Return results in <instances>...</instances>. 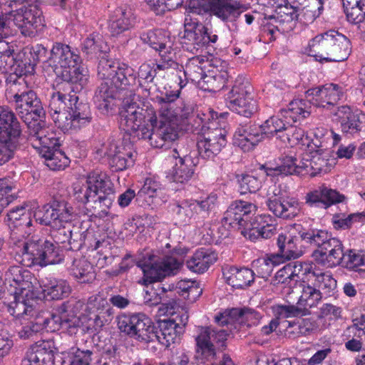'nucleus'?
Returning <instances> with one entry per match:
<instances>
[{
  "mask_svg": "<svg viewBox=\"0 0 365 365\" xmlns=\"http://www.w3.org/2000/svg\"><path fill=\"white\" fill-rule=\"evenodd\" d=\"M75 89L68 80L61 79L51 96L48 112L55 125L63 133L76 132L92 120L89 104L79 101Z\"/></svg>",
  "mask_w": 365,
  "mask_h": 365,
  "instance_id": "1",
  "label": "nucleus"
},
{
  "mask_svg": "<svg viewBox=\"0 0 365 365\" xmlns=\"http://www.w3.org/2000/svg\"><path fill=\"white\" fill-rule=\"evenodd\" d=\"M98 76L103 81L96 91L93 101L102 114L108 115L113 110L117 91L135 97L137 75L129 65L103 58L98 66Z\"/></svg>",
  "mask_w": 365,
  "mask_h": 365,
  "instance_id": "2",
  "label": "nucleus"
},
{
  "mask_svg": "<svg viewBox=\"0 0 365 365\" xmlns=\"http://www.w3.org/2000/svg\"><path fill=\"white\" fill-rule=\"evenodd\" d=\"M75 216L72 205L65 200L57 197H53L34 212L36 222L52 229L51 237L56 245L66 242L71 244L72 232L66 229L65 225L71 222Z\"/></svg>",
  "mask_w": 365,
  "mask_h": 365,
  "instance_id": "3",
  "label": "nucleus"
},
{
  "mask_svg": "<svg viewBox=\"0 0 365 365\" xmlns=\"http://www.w3.org/2000/svg\"><path fill=\"white\" fill-rule=\"evenodd\" d=\"M133 98H123L118 113L120 128L130 135L144 139L158 123L156 111L149 102L140 106Z\"/></svg>",
  "mask_w": 365,
  "mask_h": 365,
  "instance_id": "4",
  "label": "nucleus"
},
{
  "mask_svg": "<svg viewBox=\"0 0 365 365\" xmlns=\"http://www.w3.org/2000/svg\"><path fill=\"white\" fill-rule=\"evenodd\" d=\"M72 187L75 200L83 205L93 201L109 209L115 200L113 183L106 173L99 170L90 172L85 182L77 181Z\"/></svg>",
  "mask_w": 365,
  "mask_h": 365,
  "instance_id": "5",
  "label": "nucleus"
},
{
  "mask_svg": "<svg viewBox=\"0 0 365 365\" xmlns=\"http://www.w3.org/2000/svg\"><path fill=\"white\" fill-rule=\"evenodd\" d=\"M308 55L320 63L342 62L351 51V42L344 35L329 30L312 38L306 48Z\"/></svg>",
  "mask_w": 365,
  "mask_h": 365,
  "instance_id": "6",
  "label": "nucleus"
},
{
  "mask_svg": "<svg viewBox=\"0 0 365 365\" xmlns=\"http://www.w3.org/2000/svg\"><path fill=\"white\" fill-rule=\"evenodd\" d=\"M138 266L143 272L142 284L148 286L177 275L182 267V262L173 251L162 256L152 252L147 253L138 262Z\"/></svg>",
  "mask_w": 365,
  "mask_h": 365,
  "instance_id": "7",
  "label": "nucleus"
},
{
  "mask_svg": "<svg viewBox=\"0 0 365 365\" xmlns=\"http://www.w3.org/2000/svg\"><path fill=\"white\" fill-rule=\"evenodd\" d=\"M130 302L128 298L120 294L111 295L109 302L99 294L91 296L88 299L86 307L88 329L97 331L111 322L113 310L110 304L123 309L126 308Z\"/></svg>",
  "mask_w": 365,
  "mask_h": 365,
  "instance_id": "8",
  "label": "nucleus"
},
{
  "mask_svg": "<svg viewBox=\"0 0 365 365\" xmlns=\"http://www.w3.org/2000/svg\"><path fill=\"white\" fill-rule=\"evenodd\" d=\"M227 107L242 116L251 118L258 110L257 100L253 97V87L243 77L238 76L225 98Z\"/></svg>",
  "mask_w": 365,
  "mask_h": 365,
  "instance_id": "9",
  "label": "nucleus"
},
{
  "mask_svg": "<svg viewBox=\"0 0 365 365\" xmlns=\"http://www.w3.org/2000/svg\"><path fill=\"white\" fill-rule=\"evenodd\" d=\"M228 335L223 329L200 327L195 337L197 359L203 362L214 361L217 350L225 349Z\"/></svg>",
  "mask_w": 365,
  "mask_h": 365,
  "instance_id": "10",
  "label": "nucleus"
},
{
  "mask_svg": "<svg viewBox=\"0 0 365 365\" xmlns=\"http://www.w3.org/2000/svg\"><path fill=\"white\" fill-rule=\"evenodd\" d=\"M247 9L248 6L238 0H199L197 6L190 5L189 13H209L225 23H234Z\"/></svg>",
  "mask_w": 365,
  "mask_h": 365,
  "instance_id": "11",
  "label": "nucleus"
},
{
  "mask_svg": "<svg viewBox=\"0 0 365 365\" xmlns=\"http://www.w3.org/2000/svg\"><path fill=\"white\" fill-rule=\"evenodd\" d=\"M118 327L122 332L140 342L155 341V325L150 318L143 313L120 315L118 318Z\"/></svg>",
  "mask_w": 365,
  "mask_h": 365,
  "instance_id": "12",
  "label": "nucleus"
},
{
  "mask_svg": "<svg viewBox=\"0 0 365 365\" xmlns=\"http://www.w3.org/2000/svg\"><path fill=\"white\" fill-rule=\"evenodd\" d=\"M188 318V313L186 310L178 309L176 312L171 314L168 319L158 320L157 327L155 326V341L169 347L185 332Z\"/></svg>",
  "mask_w": 365,
  "mask_h": 365,
  "instance_id": "13",
  "label": "nucleus"
},
{
  "mask_svg": "<svg viewBox=\"0 0 365 365\" xmlns=\"http://www.w3.org/2000/svg\"><path fill=\"white\" fill-rule=\"evenodd\" d=\"M201 132L197 143L199 154L204 159H213L226 145L225 130L211 122L208 126L203 125Z\"/></svg>",
  "mask_w": 365,
  "mask_h": 365,
  "instance_id": "14",
  "label": "nucleus"
},
{
  "mask_svg": "<svg viewBox=\"0 0 365 365\" xmlns=\"http://www.w3.org/2000/svg\"><path fill=\"white\" fill-rule=\"evenodd\" d=\"M14 100L19 115L28 127L30 128L31 123L34 128L39 126L38 121L45 116V110L36 92L30 89L21 94L16 93Z\"/></svg>",
  "mask_w": 365,
  "mask_h": 365,
  "instance_id": "15",
  "label": "nucleus"
},
{
  "mask_svg": "<svg viewBox=\"0 0 365 365\" xmlns=\"http://www.w3.org/2000/svg\"><path fill=\"white\" fill-rule=\"evenodd\" d=\"M53 71L58 78H67L68 71L81 63V56L68 44L56 42L48 59Z\"/></svg>",
  "mask_w": 365,
  "mask_h": 365,
  "instance_id": "16",
  "label": "nucleus"
},
{
  "mask_svg": "<svg viewBox=\"0 0 365 365\" xmlns=\"http://www.w3.org/2000/svg\"><path fill=\"white\" fill-rule=\"evenodd\" d=\"M36 248L24 256L21 264L27 267L35 265L44 267L48 264H58L63 260L58 246L48 240L36 239Z\"/></svg>",
  "mask_w": 365,
  "mask_h": 365,
  "instance_id": "17",
  "label": "nucleus"
},
{
  "mask_svg": "<svg viewBox=\"0 0 365 365\" xmlns=\"http://www.w3.org/2000/svg\"><path fill=\"white\" fill-rule=\"evenodd\" d=\"M102 151L108 157V164L113 172L125 170L135 163V151L130 144L108 140L103 145Z\"/></svg>",
  "mask_w": 365,
  "mask_h": 365,
  "instance_id": "18",
  "label": "nucleus"
},
{
  "mask_svg": "<svg viewBox=\"0 0 365 365\" xmlns=\"http://www.w3.org/2000/svg\"><path fill=\"white\" fill-rule=\"evenodd\" d=\"M345 95L344 87L336 83H326L307 91L306 97L313 106L331 110L341 101Z\"/></svg>",
  "mask_w": 365,
  "mask_h": 365,
  "instance_id": "19",
  "label": "nucleus"
},
{
  "mask_svg": "<svg viewBox=\"0 0 365 365\" xmlns=\"http://www.w3.org/2000/svg\"><path fill=\"white\" fill-rule=\"evenodd\" d=\"M257 206L250 202L235 200L225 213L222 221L225 225L236 229L242 234V228L251 225V220L255 215Z\"/></svg>",
  "mask_w": 365,
  "mask_h": 365,
  "instance_id": "20",
  "label": "nucleus"
},
{
  "mask_svg": "<svg viewBox=\"0 0 365 365\" xmlns=\"http://www.w3.org/2000/svg\"><path fill=\"white\" fill-rule=\"evenodd\" d=\"M343 254L342 242L332 237L321 248L314 250L312 256L318 264L333 268L340 265Z\"/></svg>",
  "mask_w": 365,
  "mask_h": 365,
  "instance_id": "21",
  "label": "nucleus"
},
{
  "mask_svg": "<svg viewBox=\"0 0 365 365\" xmlns=\"http://www.w3.org/2000/svg\"><path fill=\"white\" fill-rule=\"evenodd\" d=\"M13 294L14 300L7 304V311L16 319L33 317L38 313L34 292H18Z\"/></svg>",
  "mask_w": 365,
  "mask_h": 365,
  "instance_id": "22",
  "label": "nucleus"
},
{
  "mask_svg": "<svg viewBox=\"0 0 365 365\" xmlns=\"http://www.w3.org/2000/svg\"><path fill=\"white\" fill-rule=\"evenodd\" d=\"M263 140L260 127L249 121L237 126L233 135V145L244 152H250Z\"/></svg>",
  "mask_w": 365,
  "mask_h": 365,
  "instance_id": "23",
  "label": "nucleus"
},
{
  "mask_svg": "<svg viewBox=\"0 0 365 365\" xmlns=\"http://www.w3.org/2000/svg\"><path fill=\"white\" fill-rule=\"evenodd\" d=\"M33 280L36 281L32 273L20 266H11L5 272L3 287H10L9 292H34ZM4 289V287H3ZM4 289H3V292Z\"/></svg>",
  "mask_w": 365,
  "mask_h": 365,
  "instance_id": "24",
  "label": "nucleus"
},
{
  "mask_svg": "<svg viewBox=\"0 0 365 365\" xmlns=\"http://www.w3.org/2000/svg\"><path fill=\"white\" fill-rule=\"evenodd\" d=\"M302 239L294 229L293 232H281L277 238V256L290 260L301 257L304 253Z\"/></svg>",
  "mask_w": 365,
  "mask_h": 365,
  "instance_id": "25",
  "label": "nucleus"
},
{
  "mask_svg": "<svg viewBox=\"0 0 365 365\" xmlns=\"http://www.w3.org/2000/svg\"><path fill=\"white\" fill-rule=\"evenodd\" d=\"M267 205L276 217L284 220L294 219L299 215L302 210L301 203L293 197L274 195L267 200Z\"/></svg>",
  "mask_w": 365,
  "mask_h": 365,
  "instance_id": "26",
  "label": "nucleus"
},
{
  "mask_svg": "<svg viewBox=\"0 0 365 365\" xmlns=\"http://www.w3.org/2000/svg\"><path fill=\"white\" fill-rule=\"evenodd\" d=\"M148 135L144 139H148L152 147L167 149L178 138V123H158Z\"/></svg>",
  "mask_w": 365,
  "mask_h": 365,
  "instance_id": "27",
  "label": "nucleus"
},
{
  "mask_svg": "<svg viewBox=\"0 0 365 365\" xmlns=\"http://www.w3.org/2000/svg\"><path fill=\"white\" fill-rule=\"evenodd\" d=\"M346 199L344 195L325 185L308 192L304 197L305 203L308 206L322 207L325 209L333 205L343 202Z\"/></svg>",
  "mask_w": 365,
  "mask_h": 365,
  "instance_id": "28",
  "label": "nucleus"
},
{
  "mask_svg": "<svg viewBox=\"0 0 365 365\" xmlns=\"http://www.w3.org/2000/svg\"><path fill=\"white\" fill-rule=\"evenodd\" d=\"M41 16L42 11L38 5L29 4L24 6L21 13L15 16L14 22L24 36H31L42 24Z\"/></svg>",
  "mask_w": 365,
  "mask_h": 365,
  "instance_id": "29",
  "label": "nucleus"
},
{
  "mask_svg": "<svg viewBox=\"0 0 365 365\" xmlns=\"http://www.w3.org/2000/svg\"><path fill=\"white\" fill-rule=\"evenodd\" d=\"M239 322L247 327L257 326L262 319V315L257 311L250 307L232 308L220 313L215 317V322L223 327L230 323L229 319Z\"/></svg>",
  "mask_w": 365,
  "mask_h": 365,
  "instance_id": "30",
  "label": "nucleus"
},
{
  "mask_svg": "<svg viewBox=\"0 0 365 365\" xmlns=\"http://www.w3.org/2000/svg\"><path fill=\"white\" fill-rule=\"evenodd\" d=\"M182 83L180 80V84ZM180 85V88L177 91L166 92L164 96H156L155 102L158 105V123H178L180 108L175 106V101L178 99L180 89L185 86Z\"/></svg>",
  "mask_w": 365,
  "mask_h": 365,
  "instance_id": "31",
  "label": "nucleus"
},
{
  "mask_svg": "<svg viewBox=\"0 0 365 365\" xmlns=\"http://www.w3.org/2000/svg\"><path fill=\"white\" fill-rule=\"evenodd\" d=\"M29 140L40 155L46 153V151L58 149L61 146L60 138L57 136L56 133L41 128L40 125H36L31 131Z\"/></svg>",
  "mask_w": 365,
  "mask_h": 365,
  "instance_id": "32",
  "label": "nucleus"
},
{
  "mask_svg": "<svg viewBox=\"0 0 365 365\" xmlns=\"http://www.w3.org/2000/svg\"><path fill=\"white\" fill-rule=\"evenodd\" d=\"M222 272L225 282L235 289H245L255 280V272L246 267L225 264L222 267Z\"/></svg>",
  "mask_w": 365,
  "mask_h": 365,
  "instance_id": "33",
  "label": "nucleus"
},
{
  "mask_svg": "<svg viewBox=\"0 0 365 365\" xmlns=\"http://www.w3.org/2000/svg\"><path fill=\"white\" fill-rule=\"evenodd\" d=\"M10 237L9 245L18 257V261L21 263V260L24 259V256L31 252H34L36 239L32 237L31 240H27V237L31 234L33 230H26L19 228H9Z\"/></svg>",
  "mask_w": 365,
  "mask_h": 365,
  "instance_id": "34",
  "label": "nucleus"
},
{
  "mask_svg": "<svg viewBox=\"0 0 365 365\" xmlns=\"http://www.w3.org/2000/svg\"><path fill=\"white\" fill-rule=\"evenodd\" d=\"M217 253L211 248L200 247L187 259V268L192 272L203 274L217 260Z\"/></svg>",
  "mask_w": 365,
  "mask_h": 365,
  "instance_id": "35",
  "label": "nucleus"
},
{
  "mask_svg": "<svg viewBox=\"0 0 365 365\" xmlns=\"http://www.w3.org/2000/svg\"><path fill=\"white\" fill-rule=\"evenodd\" d=\"M307 262H292L285 264L279 269L272 279V284L274 286L283 284L291 286L292 282L301 280L304 274V268Z\"/></svg>",
  "mask_w": 365,
  "mask_h": 365,
  "instance_id": "36",
  "label": "nucleus"
},
{
  "mask_svg": "<svg viewBox=\"0 0 365 365\" xmlns=\"http://www.w3.org/2000/svg\"><path fill=\"white\" fill-rule=\"evenodd\" d=\"M184 28V43L191 44L194 48L202 47L207 27L197 18L187 14L185 18Z\"/></svg>",
  "mask_w": 365,
  "mask_h": 365,
  "instance_id": "37",
  "label": "nucleus"
},
{
  "mask_svg": "<svg viewBox=\"0 0 365 365\" xmlns=\"http://www.w3.org/2000/svg\"><path fill=\"white\" fill-rule=\"evenodd\" d=\"M336 115L338 116L343 133L354 135L362 130L361 117L364 115L357 111L354 112L351 107L342 106L338 108Z\"/></svg>",
  "mask_w": 365,
  "mask_h": 365,
  "instance_id": "38",
  "label": "nucleus"
},
{
  "mask_svg": "<svg viewBox=\"0 0 365 365\" xmlns=\"http://www.w3.org/2000/svg\"><path fill=\"white\" fill-rule=\"evenodd\" d=\"M172 157L176 160L173 168L172 179L177 183H184L189 181L195 172V166L191 156L181 157L176 149L173 150Z\"/></svg>",
  "mask_w": 365,
  "mask_h": 365,
  "instance_id": "39",
  "label": "nucleus"
},
{
  "mask_svg": "<svg viewBox=\"0 0 365 365\" xmlns=\"http://www.w3.org/2000/svg\"><path fill=\"white\" fill-rule=\"evenodd\" d=\"M21 128L18 118L8 106H0V136L19 140Z\"/></svg>",
  "mask_w": 365,
  "mask_h": 365,
  "instance_id": "40",
  "label": "nucleus"
},
{
  "mask_svg": "<svg viewBox=\"0 0 365 365\" xmlns=\"http://www.w3.org/2000/svg\"><path fill=\"white\" fill-rule=\"evenodd\" d=\"M229 79L228 72L210 66L200 81L199 88L205 91L217 92L223 89Z\"/></svg>",
  "mask_w": 365,
  "mask_h": 365,
  "instance_id": "41",
  "label": "nucleus"
},
{
  "mask_svg": "<svg viewBox=\"0 0 365 365\" xmlns=\"http://www.w3.org/2000/svg\"><path fill=\"white\" fill-rule=\"evenodd\" d=\"M304 274L318 289L329 292L336 287V281L329 272H322L313 263L307 262Z\"/></svg>",
  "mask_w": 365,
  "mask_h": 365,
  "instance_id": "42",
  "label": "nucleus"
},
{
  "mask_svg": "<svg viewBox=\"0 0 365 365\" xmlns=\"http://www.w3.org/2000/svg\"><path fill=\"white\" fill-rule=\"evenodd\" d=\"M310 282L306 274L302 277L299 282V287L302 289L301 295L297 301L298 304L305 309L307 314H309V309L316 307L322 298L320 290Z\"/></svg>",
  "mask_w": 365,
  "mask_h": 365,
  "instance_id": "43",
  "label": "nucleus"
},
{
  "mask_svg": "<svg viewBox=\"0 0 365 365\" xmlns=\"http://www.w3.org/2000/svg\"><path fill=\"white\" fill-rule=\"evenodd\" d=\"M69 271L75 279L81 284L92 283L96 277L94 266L83 257L73 259Z\"/></svg>",
  "mask_w": 365,
  "mask_h": 365,
  "instance_id": "44",
  "label": "nucleus"
},
{
  "mask_svg": "<svg viewBox=\"0 0 365 365\" xmlns=\"http://www.w3.org/2000/svg\"><path fill=\"white\" fill-rule=\"evenodd\" d=\"M142 42L161 53L163 51L173 50L169 36L162 29H152L140 34Z\"/></svg>",
  "mask_w": 365,
  "mask_h": 365,
  "instance_id": "45",
  "label": "nucleus"
},
{
  "mask_svg": "<svg viewBox=\"0 0 365 365\" xmlns=\"http://www.w3.org/2000/svg\"><path fill=\"white\" fill-rule=\"evenodd\" d=\"M32 216L34 217V214L28 206H16L7 213L9 227L33 230Z\"/></svg>",
  "mask_w": 365,
  "mask_h": 365,
  "instance_id": "46",
  "label": "nucleus"
},
{
  "mask_svg": "<svg viewBox=\"0 0 365 365\" xmlns=\"http://www.w3.org/2000/svg\"><path fill=\"white\" fill-rule=\"evenodd\" d=\"M294 228L298 235L301 236L303 242L311 246L321 248L330 238L331 234L328 231L317 228H304L301 225L294 224Z\"/></svg>",
  "mask_w": 365,
  "mask_h": 365,
  "instance_id": "47",
  "label": "nucleus"
},
{
  "mask_svg": "<svg viewBox=\"0 0 365 365\" xmlns=\"http://www.w3.org/2000/svg\"><path fill=\"white\" fill-rule=\"evenodd\" d=\"M207 63L205 56H195L190 58L183 70V73L187 81L200 85L206 71L205 65Z\"/></svg>",
  "mask_w": 365,
  "mask_h": 365,
  "instance_id": "48",
  "label": "nucleus"
},
{
  "mask_svg": "<svg viewBox=\"0 0 365 365\" xmlns=\"http://www.w3.org/2000/svg\"><path fill=\"white\" fill-rule=\"evenodd\" d=\"M311 104L309 98L294 99L287 106V108L281 113L282 117L287 120L290 119L293 123L307 118L311 114Z\"/></svg>",
  "mask_w": 365,
  "mask_h": 365,
  "instance_id": "49",
  "label": "nucleus"
},
{
  "mask_svg": "<svg viewBox=\"0 0 365 365\" xmlns=\"http://www.w3.org/2000/svg\"><path fill=\"white\" fill-rule=\"evenodd\" d=\"M35 66L33 63L21 62L15 73H11L6 79L7 84L25 83L27 88H32L34 86Z\"/></svg>",
  "mask_w": 365,
  "mask_h": 365,
  "instance_id": "50",
  "label": "nucleus"
},
{
  "mask_svg": "<svg viewBox=\"0 0 365 365\" xmlns=\"http://www.w3.org/2000/svg\"><path fill=\"white\" fill-rule=\"evenodd\" d=\"M180 225H187L192 220L198 221V215L193 199L183 200L173 204L172 208Z\"/></svg>",
  "mask_w": 365,
  "mask_h": 365,
  "instance_id": "51",
  "label": "nucleus"
},
{
  "mask_svg": "<svg viewBox=\"0 0 365 365\" xmlns=\"http://www.w3.org/2000/svg\"><path fill=\"white\" fill-rule=\"evenodd\" d=\"M281 141L289 144L291 147L300 146V148L304 151H308V146H309V135L304 134L302 128L292 125L289 121Z\"/></svg>",
  "mask_w": 365,
  "mask_h": 365,
  "instance_id": "52",
  "label": "nucleus"
},
{
  "mask_svg": "<svg viewBox=\"0 0 365 365\" xmlns=\"http://www.w3.org/2000/svg\"><path fill=\"white\" fill-rule=\"evenodd\" d=\"M288 123L289 120H283L277 115L269 117L262 125H259L262 129L263 138H272L275 136L281 140Z\"/></svg>",
  "mask_w": 365,
  "mask_h": 365,
  "instance_id": "53",
  "label": "nucleus"
},
{
  "mask_svg": "<svg viewBox=\"0 0 365 365\" xmlns=\"http://www.w3.org/2000/svg\"><path fill=\"white\" fill-rule=\"evenodd\" d=\"M29 351L43 365H54L55 354L51 343L48 341H39L31 345Z\"/></svg>",
  "mask_w": 365,
  "mask_h": 365,
  "instance_id": "54",
  "label": "nucleus"
},
{
  "mask_svg": "<svg viewBox=\"0 0 365 365\" xmlns=\"http://www.w3.org/2000/svg\"><path fill=\"white\" fill-rule=\"evenodd\" d=\"M347 21L360 24L365 19V1L360 0H342Z\"/></svg>",
  "mask_w": 365,
  "mask_h": 365,
  "instance_id": "55",
  "label": "nucleus"
},
{
  "mask_svg": "<svg viewBox=\"0 0 365 365\" xmlns=\"http://www.w3.org/2000/svg\"><path fill=\"white\" fill-rule=\"evenodd\" d=\"M134 23V17L130 10L119 9L116 11L115 19L110 24V30L113 36L118 35L128 30Z\"/></svg>",
  "mask_w": 365,
  "mask_h": 365,
  "instance_id": "56",
  "label": "nucleus"
},
{
  "mask_svg": "<svg viewBox=\"0 0 365 365\" xmlns=\"http://www.w3.org/2000/svg\"><path fill=\"white\" fill-rule=\"evenodd\" d=\"M41 155L45 159L46 165L52 170H64L70 164L69 158L59 148L46 151V153Z\"/></svg>",
  "mask_w": 365,
  "mask_h": 365,
  "instance_id": "57",
  "label": "nucleus"
},
{
  "mask_svg": "<svg viewBox=\"0 0 365 365\" xmlns=\"http://www.w3.org/2000/svg\"><path fill=\"white\" fill-rule=\"evenodd\" d=\"M365 265V251L349 249L344 252L340 266L351 271H358L359 267Z\"/></svg>",
  "mask_w": 365,
  "mask_h": 365,
  "instance_id": "58",
  "label": "nucleus"
},
{
  "mask_svg": "<svg viewBox=\"0 0 365 365\" xmlns=\"http://www.w3.org/2000/svg\"><path fill=\"white\" fill-rule=\"evenodd\" d=\"M198 215V221L202 222L210 217V213L215 210L217 204V195L210 193L205 198L194 200Z\"/></svg>",
  "mask_w": 365,
  "mask_h": 365,
  "instance_id": "59",
  "label": "nucleus"
},
{
  "mask_svg": "<svg viewBox=\"0 0 365 365\" xmlns=\"http://www.w3.org/2000/svg\"><path fill=\"white\" fill-rule=\"evenodd\" d=\"M164 188L159 180L155 177H149L145 180L143 187L137 193V197L154 198L163 194Z\"/></svg>",
  "mask_w": 365,
  "mask_h": 365,
  "instance_id": "60",
  "label": "nucleus"
},
{
  "mask_svg": "<svg viewBox=\"0 0 365 365\" xmlns=\"http://www.w3.org/2000/svg\"><path fill=\"white\" fill-rule=\"evenodd\" d=\"M272 312L278 320L279 319L297 317L299 316H305V309L302 308L298 302L294 304H276L272 307Z\"/></svg>",
  "mask_w": 365,
  "mask_h": 365,
  "instance_id": "61",
  "label": "nucleus"
},
{
  "mask_svg": "<svg viewBox=\"0 0 365 365\" xmlns=\"http://www.w3.org/2000/svg\"><path fill=\"white\" fill-rule=\"evenodd\" d=\"M277 256L272 255L270 257H262L255 260L252 262L257 277L263 279H267L273 272L274 267L277 264L275 262Z\"/></svg>",
  "mask_w": 365,
  "mask_h": 365,
  "instance_id": "62",
  "label": "nucleus"
},
{
  "mask_svg": "<svg viewBox=\"0 0 365 365\" xmlns=\"http://www.w3.org/2000/svg\"><path fill=\"white\" fill-rule=\"evenodd\" d=\"M68 71V76L67 78H60L61 79L68 80L75 87L76 90H82L88 83V71L87 68L81 66V64L72 68Z\"/></svg>",
  "mask_w": 365,
  "mask_h": 365,
  "instance_id": "63",
  "label": "nucleus"
},
{
  "mask_svg": "<svg viewBox=\"0 0 365 365\" xmlns=\"http://www.w3.org/2000/svg\"><path fill=\"white\" fill-rule=\"evenodd\" d=\"M239 192L241 195L255 193L262 187V181L252 175H242L238 179Z\"/></svg>",
  "mask_w": 365,
  "mask_h": 365,
  "instance_id": "64",
  "label": "nucleus"
}]
</instances>
